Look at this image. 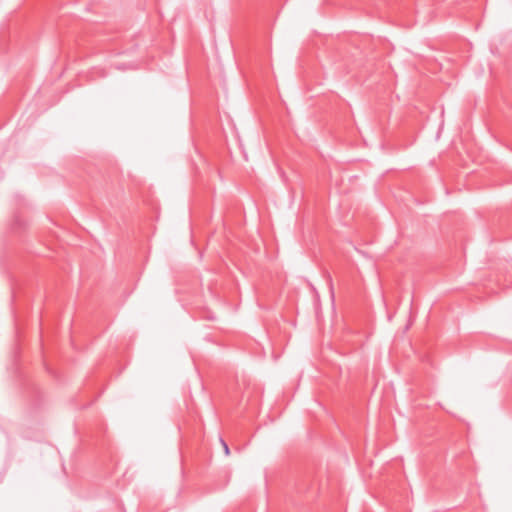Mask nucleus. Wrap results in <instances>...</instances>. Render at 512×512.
<instances>
[{
  "mask_svg": "<svg viewBox=\"0 0 512 512\" xmlns=\"http://www.w3.org/2000/svg\"><path fill=\"white\" fill-rule=\"evenodd\" d=\"M221 440V443L223 445V448H224V451H225V454L226 455H229L230 451H229V447L227 445V443L223 440V439H220Z\"/></svg>",
  "mask_w": 512,
  "mask_h": 512,
  "instance_id": "f257e3e1",
  "label": "nucleus"
}]
</instances>
